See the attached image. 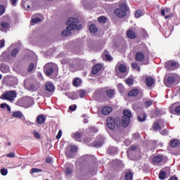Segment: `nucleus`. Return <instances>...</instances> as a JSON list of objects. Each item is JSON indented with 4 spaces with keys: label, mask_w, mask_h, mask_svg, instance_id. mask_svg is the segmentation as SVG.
Masks as SVG:
<instances>
[{
    "label": "nucleus",
    "mask_w": 180,
    "mask_h": 180,
    "mask_svg": "<svg viewBox=\"0 0 180 180\" xmlns=\"http://www.w3.org/2000/svg\"><path fill=\"white\" fill-rule=\"evenodd\" d=\"M78 23H79V20L77 18H70L68 19L66 22L68 27L66 30L62 32V36H70V34H71V30H75V29H78Z\"/></svg>",
    "instance_id": "1"
},
{
    "label": "nucleus",
    "mask_w": 180,
    "mask_h": 180,
    "mask_svg": "<svg viewBox=\"0 0 180 180\" xmlns=\"http://www.w3.org/2000/svg\"><path fill=\"white\" fill-rule=\"evenodd\" d=\"M180 77L177 74H170L167 75L165 77L164 84L167 86V88H171L176 84H179Z\"/></svg>",
    "instance_id": "2"
},
{
    "label": "nucleus",
    "mask_w": 180,
    "mask_h": 180,
    "mask_svg": "<svg viewBox=\"0 0 180 180\" xmlns=\"http://www.w3.org/2000/svg\"><path fill=\"white\" fill-rule=\"evenodd\" d=\"M150 57V51L145 45H140L139 51L136 53L135 60L137 61H143L144 58Z\"/></svg>",
    "instance_id": "3"
},
{
    "label": "nucleus",
    "mask_w": 180,
    "mask_h": 180,
    "mask_svg": "<svg viewBox=\"0 0 180 180\" xmlns=\"http://www.w3.org/2000/svg\"><path fill=\"white\" fill-rule=\"evenodd\" d=\"M61 64H63V65H69L72 70L77 71V69L79 68V65H81V60L79 59H68V58H63L61 60Z\"/></svg>",
    "instance_id": "4"
},
{
    "label": "nucleus",
    "mask_w": 180,
    "mask_h": 180,
    "mask_svg": "<svg viewBox=\"0 0 180 180\" xmlns=\"http://www.w3.org/2000/svg\"><path fill=\"white\" fill-rule=\"evenodd\" d=\"M44 71L47 77H50L53 74L56 75L58 72V66L56 63H49L44 65Z\"/></svg>",
    "instance_id": "5"
},
{
    "label": "nucleus",
    "mask_w": 180,
    "mask_h": 180,
    "mask_svg": "<svg viewBox=\"0 0 180 180\" xmlns=\"http://www.w3.org/2000/svg\"><path fill=\"white\" fill-rule=\"evenodd\" d=\"M127 11V4L120 3V8L115 10L114 13L118 18H124Z\"/></svg>",
    "instance_id": "6"
},
{
    "label": "nucleus",
    "mask_w": 180,
    "mask_h": 180,
    "mask_svg": "<svg viewBox=\"0 0 180 180\" xmlns=\"http://www.w3.org/2000/svg\"><path fill=\"white\" fill-rule=\"evenodd\" d=\"M94 94L95 95H98V96L104 95L105 94H106L107 96L110 99H112V98L115 96V89L102 88L96 90Z\"/></svg>",
    "instance_id": "7"
},
{
    "label": "nucleus",
    "mask_w": 180,
    "mask_h": 180,
    "mask_svg": "<svg viewBox=\"0 0 180 180\" xmlns=\"http://www.w3.org/2000/svg\"><path fill=\"white\" fill-rule=\"evenodd\" d=\"M16 96H18V94H16V91L13 90L4 91L1 96V99H3V101H9L10 102H12V101H14Z\"/></svg>",
    "instance_id": "8"
},
{
    "label": "nucleus",
    "mask_w": 180,
    "mask_h": 180,
    "mask_svg": "<svg viewBox=\"0 0 180 180\" xmlns=\"http://www.w3.org/2000/svg\"><path fill=\"white\" fill-rule=\"evenodd\" d=\"M123 117L122 124L123 127H127L130 124V119H131V111L130 110H124L123 111Z\"/></svg>",
    "instance_id": "9"
},
{
    "label": "nucleus",
    "mask_w": 180,
    "mask_h": 180,
    "mask_svg": "<svg viewBox=\"0 0 180 180\" xmlns=\"http://www.w3.org/2000/svg\"><path fill=\"white\" fill-rule=\"evenodd\" d=\"M115 70L119 72L118 76L120 77V78H125V77H127V75L129 74L126 65L122 63H117L115 67Z\"/></svg>",
    "instance_id": "10"
},
{
    "label": "nucleus",
    "mask_w": 180,
    "mask_h": 180,
    "mask_svg": "<svg viewBox=\"0 0 180 180\" xmlns=\"http://www.w3.org/2000/svg\"><path fill=\"white\" fill-rule=\"evenodd\" d=\"M165 67L167 71H175L179 68V63L174 60H169L165 63Z\"/></svg>",
    "instance_id": "11"
},
{
    "label": "nucleus",
    "mask_w": 180,
    "mask_h": 180,
    "mask_svg": "<svg viewBox=\"0 0 180 180\" xmlns=\"http://www.w3.org/2000/svg\"><path fill=\"white\" fill-rule=\"evenodd\" d=\"M25 86L27 91H36L39 88H40V83L37 82H34L32 83L27 84L26 82H25Z\"/></svg>",
    "instance_id": "12"
},
{
    "label": "nucleus",
    "mask_w": 180,
    "mask_h": 180,
    "mask_svg": "<svg viewBox=\"0 0 180 180\" xmlns=\"http://www.w3.org/2000/svg\"><path fill=\"white\" fill-rule=\"evenodd\" d=\"M103 144H105V137H103L102 135L97 136L96 141L93 143L94 147H96V148L102 147Z\"/></svg>",
    "instance_id": "13"
},
{
    "label": "nucleus",
    "mask_w": 180,
    "mask_h": 180,
    "mask_svg": "<svg viewBox=\"0 0 180 180\" xmlns=\"http://www.w3.org/2000/svg\"><path fill=\"white\" fill-rule=\"evenodd\" d=\"M106 124L108 129H110V130H115V129H116V120H115L113 117H108Z\"/></svg>",
    "instance_id": "14"
},
{
    "label": "nucleus",
    "mask_w": 180,
    "mask_h": 180,
    "mask_svg": "<svg viewBox=\"0 0 180 180\" xmlns=\"http://www.w3.org/2000/svg\"><path fill=\"white\" fill-rule=\"evenodd\" d=\"M162 161H164V156H162V155L155 156L152 160L153 165H158V164H161Z\"/></svg>",
    "instance_id": "15"
},
{
    "label": "nucleus",
    "mask_w": 180,
    "mask_h": 180,
    "mask_svg": "<svg viewBox=\"0 0 180 180\" xmlns=\"http://www.w3.org/2000/svg\"><path fill=\"white\" fill-rule=\"evenodd\" d=\"M9 27V23L4 21V20H0V30L1 32H6Z\"/></svg>",
    "instance_id": "16"
},
{
    "label": "nucleus",
    "mask_w": 180,
    "mask_h": 180,
    "mask_svg": "<svg viewBox=\"0 0 180 180\" xmlns=\"http://www.w3.org/2000/svg\"><path fill=\"white\" fill-rule=\"evenodd\" d=\"M170 113H174V112L176 115H180V105H176V103H174L171 107L169 108Z\"/></svg>",
    "instance_id": "17"
},
{
    "label": "nucleus",
    "mask_w": 180,
    "mask_h": 180,
    "mask_svg": "<svg viewBox=\"0 0 180 180\" xmlns=\"http://www.w3.org/2000/svg\"><path fill=\"white\" fill-rule=\"evenodd\" d=\"M45 89L48 92H54V91H56V87L54 86V84H53L51 82H47L45 84Z\"/></svg>",
    "instance_id": "18"
},
{
    "label": "nucleus",
    "mask_w": 180,
    "mask_h": 180,
    "mask_svg": "<svg viewBox=\"0 0 180 180\" xmlns=\"http://www.w3.org/2000/svg\"><path fill=\"white\" fill-rule=\"evenodd\" d=\"M113 110V108L110 106H105L102 108L101 113L102 115H105V116H108V115H110V112Z\"/></svg>",
    "instance_id": "19"
},
{
    "label": "nucleus",
    "mask_w": 180,
    "mask_h": 180,
    "mask_svg": "<svg viewBox=\"0 0 180 180\" xmlns=\"http://www.w3.org/2000/svg\"><path fill=\"white\" fill-rule=\"evenodd\" d=\"M101 70H102V65L98 63L94 66L92 69V74L96 75V74H98Z\"/></svg>",
    "instance_id": "20"
},
{
    "label": "nucleus",
    "mask_w": 180,
    "mask_h": 180,
    "mask_svg": "<svg viewBox=\"0 0 180 180\" xmlns=\"http://www.w3.org/2000/svg\"><path fill=\"white\" fill-rule=\"evenodd\" d=\"M36 122L38 124H43L46 122V117L44 115H39L37 117Z\"/></svg>",
    "instance_id": "21"
},
{
    "label": "nucleus",
    "mask_w": 180,
    "mask_h": 180,
    "mask_svg": "<svg viewBox=\"0 0 180 180\" xmlns=\"http://www.w3.org/2000/svg\"><path fill=\"white\" fill-rule=\"evenodd\" d=\"M72 137L75 139L76 141H79L82 138V134L80 132H75L72 134Z\"/></svg>",
    "instance_id": "22"
},
{
    "label": "nucleus",
    "mask_w": 180,
    "mask_h": 180,
    "mask_svg": "<svg viewBox=\"0 0 180 180\" xmlns=\"http://www.w3.org/2000/svg\"><path fill=\"white\" fill-rule=\"evenodd\" d=\"M73 86L78 87V86H81L82 84V80L80 78L76 77L75 79H73Z\"/></svg>",
    "instance_id": "23"
},
{
    "label": "nucleus",
    "mask_w": 180,
    "mask_h": 180,
    "mask_svg": "<svg viewBox=\"0 0 180 180\" xmlns=\"http://www.w3.org/2000/svg\"><path fill=\"white\" fill-rule=\"evenodd\" d=\"M65 155L68 158H74V157H75V155L70 150V148H66Z\"/></svg>",
    "instance_id": "24"
},
{
    "label": "nucleus",
    "mask_w": 180,
    "mask_h": 180,
    "mask_svg": "<svg viewBox=\"0 0 180 180\" xmlns=\"http://www.w3.org/2000/svg\"><path fill=\"white\" fill-rule=\"evenodd\" d=\"M145 82L148 86H153L154 84V79L151 77H146Z\"/></svg>",
    "instance_id": "25"
},
{
    "label": "nucleus",
    "mask_w": 180,
    "mask_h": 180,
    "mask_svg": "<svg viewBox=\"0 0 180 180\" xmlns=\"http://www.w3.org/2000/svg\"><path fill=\"white\" fill-rule=\"evenodd\" d=\"M137 95H139V89H134L128 93V96L129 97H135L137 96Z\"/></svg>",
    "instance_id": "26"
},
{
    "label": "nucleus",
    "mask_w": 180,
    "mask_h": 180,
    "mask_svg": "<svg viewBox=\"0 0 180 180\" xmlns=\"http://www.w3.org/2000/svg\"><path fill=\"white\" fill-rule=\"evenodd\" d=\"M138 120L141 122H146V120H147V115L144 112H142L138 116Z\"/></svg>",
    "instance_id": "27"
},
{
    "label": "nucleus",
    "mask_w": 180,
    "mask_h": 180,
    "mask_svg": "<svg viewBox=\"0 0 180 180\" xmlns=\"http://www.w3.org/2000/svg\"><path fill=\"white\" fill-rule=\"evenodd\" d=\"M153 129L155 131H158V130L160 131L161 129H162V127L160 125V121H158V122H154Z\"/></svg>",
    "instance_id": "28"
},
{
    "label": "nucleus",
    "mask_w": 180,
    "mask_h": 180,
    "mask_svg": "<svg viewBox=\"0 0 180 180\" xmlns=\"http://www.w3.org/2000/svg\"><path fill=\"white\" fill-rule=\"evenodd\" d=\"M13 117H18V119H22L23 117V113L20 111H15L12 114Z\"/></svg>",
    "instance_id": "29"
},
{
    "label": "nucleus",
    "mask_w": 180,
    "mask_h": 180,
    "mask_svg": "<svg viewBox=\"0 0 180 180\" xmlns=\"http://www.w3.org/2000/svg\"><path fill=\"white\" fill-rule=\"evenodd\" d=\"M117 153V148L110 146L108 149V154H116Z\"/></svg>",
    "instance_id": "30"
},
{
    "label": "nucleus",
    "mask_w": 180,
    "mask_h": 180,
    "mask_svg": "<svg viewBox=\"0 0 180 180\" xmlns=\"http://www.w3.org/2000/svg\"><path fill=\"white\" fill-rule=\"evenodd\" d=\"M127 36L129 39H134L136 37V32H134L133 30H129L127 32Z\"/></svg>",
    "instance_id": "31"
},
{
    "label": "nucleus",
    "mask_w": 180,
    "mask_h": 180,
    "mask_svg": "<svg viewBox=\"0 0 180 180\" xmlns=\"http://www.w3.org/2000/svg\"><path fill=\"white\" fill-rule=\"evenodd\" d=\"M0 70L1 72L6 73V72H9V66L6 65H1L0 66Z\"/></svg>",
    "instance_id": "32"
},
{
    "label": "nucleus",
    "mask_w": 180,
    "mask_h": 180,
    "mask_svg": "<svg viewBox=\"0 0 180 180\" xmlns=\"http://www.w3.org/2000/svg\"><path fill=\"white\" fill-rule=\"evenodd\" d=\"M82 162H88L91 160V156L89 155H84L80 158Z\"/></svg>",
    "instance_id": "33"
},
{
    "label": "nucleus",
    "mask_w": 180,
    "mask_h": 180,
    "mask_svg": "<svg viewBox=\"0 0 180 180\" xmlns=\"http://www.w3.org/2000/svg\"><path fill=\"white\" fill-rule=\"evenodd\" d=\"M89 30L91 33H96L98 32V27H96V25H95V24H91L89 26Z\"/></svg>",
    "instance_id": "34"
},
{
    "label": "nucleus",
    "mask_w": 180,
    "mask_h": 180,
    "mask_svg": "<svg viewBox=\"0 0 180 180\" xmlns=\"http://www.w3.org/2000/svg\"><path fill=\"white\" fill-rule=\"evenodd\" d=\"M125 179L133 180V173H131V172H127L125 173Z\"/></svg>",
    "instance_id": "35"
},
{
    "label": "nucleus",
    "mask_w": 180,
    "mask_h": 180,
    "mask_svg": "<svg viewBox=\"0 0 180 180\" xmlns=\"http://www.w3.org/2000/svg\"><path fill=\"white\" fill-rule=\"evenodd\" d=\"M107 53L108 52L105 51V52L103 54V58H105V60H106L107 61H112V56L108 54Z\"/></svg>",
    "instance_id": "36"
},
{
    "label": "nucleus",
    "mask_w": 180,
    "mask_h": 180,
    "mask_svg": "<svg viewBox=\"0 0 180 180\" xmlns=\"http://www.w3.org/2000/svg\"><path fill=\"white\" fill-rule=\"evenodd\" d=\"M1 57L4 61H6V62L9 61V54L8 53L4 52L1 55Z\"/></svg>",
    "instance_id": "37"
},
{
    "label": "nucleus",
    "mask_w": 180,
    "mask_h": 180,
    "mask_svg": "<svg viewBox=\"0 0 180 180\" xmlns=\"http://www.w3.org/2000/svg\"><path fill=\"white\" fill-rule=\"evenodd\" d=\"M42 19L40 17H36L32 19L31 24L35 25V23H39V22H41Z\"/></svg>",
    "instance_id": "38"
},
{
    "label": "nucleus",
    "mask_w": 180,
    "mask_h": 180,
    "mask_svg": "<svg viewBox=\"0 0 180 180\" xmlns=\"http://www.w3.org/2000/svg\"><path fill=\"white\" fill-rule=\"evenodd\" d=\"M69 150L75 155L78 150V146L75 145L70 146V147H69Z\"/></svg>",
    "instance_id": "39"
},
{
    "label": "nucleus",
    "mask_w": 180,
    "mask_h": 180,
    "mask_svg": "<svg viewBox=\"0 0 180 180\" xmlns=\"http://www.w3.org/2000/svg\"><path fill=\"white\" fill-rule=\"evenodd\" d=\"M0 108H1V109H5V108H6L8 112H11V106H9V105H8L7 103H1V104L0 105Z\"/></svg>",
    "instance_id": "40"
},
{
    "label": "nucleus",
    "mask_w": 180,
    "mask_h": 180,
    "mask_svg": "<svg viewBox=\"0 0 180 180\" xmlns=\"http://www.w3.org/2000/svg\"><path fill=\"white\" fill-rule=\"evenodd\" d=\"M86 94V91L85 90L80 89L77 91V96H79L80 98H84Z\"/></svg>",
    "instance_id": "41"
},
{
    "label": "nucleus",
    "mask_w": 180,
    "mask_h": 180,
    "mask_svg": "<svg viewBox=\"0 0 180 180\" xmlns=\"http://www.w3.org/2000/svg\"><path fill=\"white\" fill-rule=\"evenodd\" d=\"M165 176H167V172L164 171H160L159 173V178L163 180V179H165Z\"/></svg>",
    "instance_id": "42"
},
{
    "label": "nucleus",
    "mask_w": 180,
    "mask_h": 180,
    "mask_svg": "<svg viewBox=\"0 0 180 180\" xmlns=\"http://www.w3.org/2000/svg\"><path fill=\"white\" fill-rule=\"evenodd\" d=\"M65 174L68 176V175H71L72 174V169L71 167H66L65 169Z\"/></svg>",
    "instance_id": "43"
},
{
    "label": "nucleus",
    "mask_w": 180,
    "mask_h": 180,
    "mask_svg": "<svg viewBox=\"0 0 180 180\" xmlns=\"http://www.w3.org/2000/svg\"><path fill=\"white\" fill-rule=\"evenodd\" d=\"M143 11H141V10H137L135 12V18H136V19H139V18H141V16H143Z\"/></svg>",
    "instance_id": "44"
},
{
    "label": "nucleus",
    "mask_w": 180,
    "mask_h": 180,
    "mask_svg": "<svg viewBox=\"0 0 180 180\" xmlns=\"http://www.w3.org/2000/svg\"><path fill=\"white\" fill-rule=\"evenodd\" d=\"M18 53H19V49L18 48L13 49L11 53V57H16Z\"/></svg>",
    "instance_id": "45"
},
{
    "label": "nucleus",
    "mask_w": 180,
    "mask_h": 180,
    "mask_svg": "<svg viewBox=\"0 0 180 180\" xmlns=\"http://www.w3.org/2000/svg\"><path fill=\"white\" fill-rule=\"evenodd\" d=\"M107 20L108 19L105 16H101L98 18V21L99 22V23H106Z\"/></svg>",
    "instance_id": "46"
},
{
    "label": "nucleus",
    "mask_w": 180,
    "mask_h": 180,
    "mask_svg": "<svg viewBox=\"0 0 180 180\" xmlns=\"http://www.w3.org/2000/svg\"><path fill=\"white\" fill-rule=\"evenodd\" d=\"M170 9L169 8H162L161 9V15H162V16H165V12H166V13H168L169 12H170Z\"/></svg>",
    "instance_id": "47"
},
{
    "label": "nucleus",
    "mask_w": 180,
    "mask_h": 180,
    "mask_svg": "<svg viewBox=\"0 0 180 180\" xmlns=\"http://www.w3.org/2000/svg\"><path fill=\"white\" fill-rule=\"evenodd\" d=\"M117 88H118V91H120L121 94H123V92H124V86H123L122 84L119 83L117 84Z\"/></svg>",
    "instance_id": "48"
},
{
    "label": "nucleus",
    "mask_w": 180,
    "mask_h": 180,
    "mask_svg": "<svg viewBox=\"0 0 180 180\" xmlns=\"http://www.w3.org/2000/svg\"><path fill=\"white\" fill-rule=\"evenodd\" d=\"M89 129L91 133H98L99 131V129L95 127H89Z\"/></svg>",
    "instance_id": "49"
},
{
    "label": "nucleus",
    "mask_w": 180,
    "mask_h": 180,
    "mask_svg": "<svg viewBox=\"0 0 180 180\" xmlns=\"http://www.w3.org/2000/svg\"><path fill=\"white\" fill-rule=\"evenodd\" d=\"M33 70H34V63H32L29 65V68L27 69V72H32Z\"/></svg>",
    "instance_id": "50"
},
{
    "label": "nucleus",
    "mask_w": 180,
    "mask_h": 180,
    "mask_svg": "<svg viewBox=\"0 0 180 180\" xmlns=\"http://www.w3.org/2000/svg\"><path fill=\"white\" fill-rule=\"evenodd\" d=\"M134 82V79H133V78H128L126 80L127 85H133Z\"/></svg>",
    "instance_id": "51"
},
{
    "label": "nucleus",
    "mask_w": 180,
    "mask_h": 180,
    "mask_svg": "<svg viewBox=\"0 0 180 180\" xmlns=\"http://www.w3.org/2000/svg\"><path fill=\"white\" fill-rule=\"evenodd\" d=\"M0 172H1V175H3L4 176L8 175V169H6L5 168L1 169Z\"/></svg>",
    "instance_id": "52"
},
{
    "label": "nucleus",
    "mask_w": 180,
    "mask_h": 180,
    "mask_svg": "<svg viewBox=\"0 0 180 180\" xmlns=\"http://www.w3.org/2000/svg\"><path fill=\"white\" fill-rule=\"evenodd\" d=\"M5 13V6L0 5V16H2Z\"/></svg>",
    "instance_id": "53"
},
{
    "label": "nucleus",
    "mask_w": 180,
    "mask_h": 180,
    "mask_svg": "<svg viewBox=\"0 0 180 180\" xmlns=\"http://www.w3.org/2000/svg\"><path fill=\"white\" fill-rule=\"evenodd\" d=\"M71 99H78V93L77 92H72L71 94Z\"/></svg>",
    "instance_id": "54"
},
{
    "label": "nucleus",
    "mask_w": 180,
    "mask_h": 180,
    "mask_svg": "<svg viewBox=\"0 0 180 180\" xmlns=\"http://www.w3.org/2000/svg\"><path fill=\"white\" fill-rule=\"evenodd\" d=\"M115 162L118 167H120L121 168H123L124 167V165H123V162L122 160H115Z\"/></svg>",
    "instance_id": "55"
},
{
    "label": "nucleus",
    "mask_w": 180,
    "mask_h": 180,
    "mask_svg": "<svg viewBox=\"0 0 180 180\" xmlns=\"http://www.w3.org/2000/svg\"><path fill=\"white\" fill-rule=\"evenodd\" d=\"M139 148L138 146H136L134 145H132L129 147V151H136V150Z\"/></svg>",
    "instance_id": "56"
},
{
    "label": "nucleus",
    "mask_w": 180,
    "mask_h": 180,
    "mask_svg": "<svg viewBox=\"0 0 180 180\" xmlns=\"http://www.w3.org/2000/svg\"><path fill=\"white\" fill-rule=\"evenodd\" d=\"M35 172H41V169L37 168H32L31 169V174H35Z\"/></svg>",
    "instance_id": "57"
},
{
    "label": "nucleus",
    "mask_w": 180,
    "mask_h": 180,
    "mask_svg": "<svg viewBox=\"0 0 180 180\" xmlns=\"http://www.w3.org/2000/svg\"><path fill=\"white\" fill-rule=\"evenodd\" d=\"M153 105V101H148L145 102V106L147 108H150Z\"/></svg>",
    "instance_id": "58"
},
{
    "label": "nucleus",
    "mask_w": 180,
    "mask_h": 180,
    "mask_svg": "<svg viewBox=\"0 0 180 180\" xmlns=\"http://www.w3.org/2000/svg\"><path fill=\"white\" fill-rule=\"evenodd\" d=\"M33 134H34L35 139H38V140L40 139V134H39L37 132V131H34Z\"/></svg>",
    "instance_id": "59"
},
{
    "label": "nucleus",
    "mask_w": 180,
    "mask_h": 180,
    "mask_svg": "<svg viewBox=\"0 0 180 180\" xmlns=\"http://www.w3.org/2000/svg\"><path fill=\"white\" fill-rule=\"evenodd\" d=\"M160 134H162V136H168V129H163L161 132Z\"/></svg>",
    "instance_id": "60"
},
{
    "label": "nucleus",
    "mask_w": 180,
    "mask_h": 180,
    "mask_svg": "<svg viewBox=\"0 0 180 180\" xmlns=\"http://www.w3.org/2000/svg\"><path fill=\"white\" fill-rule=\"evenodd\" d=\"M10 3L13 6H16L18 5V0H10Z\"/></svg>",
    "instance_id": "61"
},
{
    "label": "nucleus",
    "mask_w": 180,
    "mask_h": 180,
    "mask_svg": "<svg viewBox=\"0 0 180 180\" xmlns=\"http://www.w3.org/2000/svg\"><path fill=\"white\" fill-rule=\"evenodd\" d=\"M70 110H77V105H72L69 107Z\"/></svg>",
    "instance_id": "62"
},
{
    "label": "nucleus",
    "mask_w": 180,
    "mask_h": 180,
    "mask_svg": "<svg viewBox=\"0 0 180 180\" xmlns=\"http://www.w3.org/2000/svg\"><path fill=\"white\" fill-rule=\"evenodd\" d=\"M2 47H5V40L4 39L0 40V49Z\"/></svg>",
    "instance_id": "63"
},
{
    "label": "nucleus",
    "mask_w": 180,
    "mask_h": 180,
    "mask_svg": "<svg viewBox=\"0 0 180 180\" xmlns=\"http://www.w3.org/2000/svg\"><path fill=\"white\" fill-rule=\"evenodd\" d=\"M133 137H134V139H140V134L135 133V134H133Z\"/></svg>",
    "instance_id": "64"
}]
</instances>
